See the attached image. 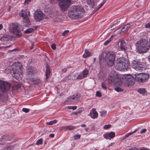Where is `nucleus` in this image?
Here are the masks:
<instances>
[{"instance_id": "25", "label": "nucleus", "mask_w": 150, "mask_h": 150, "mask_svg": "<svg viewBox=\"0 0 150 150\" xmlns=\"http://www.w3.org/2000/svg\"><path fill=\"white\" fill-rule=\"evenodd\" d=\"M19 15L23 18L27 17L28 16L26 12L24 10H22L20 12Z\"/></svg>"}, {"instance_id": "41", "label": "nucleus", "mask_w": 150, "mask_h": 150, "mask_svg": "<svg viewBox=\"0 0 150 150\" xmlns=\"http://www.w3.org/2000/svg\"><path fill=\"white\" fill-rule=\"evenodd\" d=\"M40 82V81L39 79H36L33 81V83L37 85Z\"/></svg>"}, {"instance_id": "1", "label": "nucleus", "mask_w": 150, "mask_h": 150, "mask_svg": "<svg viewBox=\"0 0 150 150\" xmlns=\"http://www.w3.org/2000/svg\"><path fill=\"white\" fill-rule=\"evenodd\" d=\"M115 58V52L111 51L107 53L103 52L100 56L99 60L100 62H104L105 60L108 66L112 67L114 63Z\"/></svg>"}, {"instance_id": "14", "label": "nucleus", "mask_w": 150, "mask_h": 150, "mask_svg": "<svg viewBox=\"0 0 150 150\" xmlns=\"http://www.w3.org/2000/svg\"><path fill=\"white\" fill-rule=\"evenodd\" d=\"M90 116L93 119L96 118L98 116V113L96 109L93 108L92 109L90 113Z\"/></svg>"}, {"instance_id": "9", "label": "nucleus", "mask_w": 150, "mask_h": 150, "mask_svg": "<svg viewBox=\"0 0 150 150\" xmlns=\"http://www.w3.org/2000/svg\"><path fill=\"white\" fill-rule=\"evenodd\" d=\"M84 13L85 11L83 8L76 6V19H79L81 18Z\"/></svg>"}, {"instance_id": "44", "label": "nucleus", "mask_w": 150, "mask_h": 150, "mask_svg": "<svg viewBox=\"0 0 150 150\" xmlns=\"http://www.w3.org/2000/svg\"><path fill=\"white\" fill-rule=\"evenodd\" d=\"M8 136V135L7 134H5L3 135L1 137V139L4 140H5L7 138Z\"/></svg>"}, {"instance_id": "35", "label": "nucleus", "mask_w": 150, "mask_h": 150, "mask_svg": "<svg viewBox=\"0 0 150 150\" xmlns=\"http://www.w3.org/2000/svg\"><path fill=\"white\" fill-rule=\"evenodd\" d=\"M100 113L101 117H104L106 115L107 112L106 111H101L100 112Z\"/></svg>"}, {"instance_id": "62", "label": "nucleus", "mask_w": 150, "mask_h": 150, "mask_svg": "<svg viewBox=\"0 0 150 150\" xmlns=\"http://www.w3.org/2000/svg\"><path fill=\"white\" fill-rule=\"evenodd\" d=\"M86 126V125L85 124H82L81 125V127H84Z\"/></svg>"}, {"instance_id": "5", "label": "nucleus", "mask_w": 150, "mask_h": 150, "mask_svg": "<svg viewBox=\"0 0 150 150\" xmlns=\"http://www.w3.org/2000/svg\"><path fill=\"white\" fill-rule=\"evenodd\" d=\"M132 66L136 70H142L146 66V63L143 62L133 60Z\"/></svg>"}, {"instance_id": "16", "label": "nucleus", "mask_w": 150, "mask_h": 150, "mask_svg": "<svg viewBox=\"0 0 150 150\" xmlns=\"http://www.w3.org/2000/svg\"><path fill=\"white\" fill-rule=\"evenodd\" d=\"M88 71L87 69H85L83 71V75H80L77 77L76 79H83L87 76L88 74Z\"/></svg>"}, {"instance_id": "42", "label": "nucleus", "mask_w": 150, "mask_h": 150, "mask_svg": "<svg viewBox=\"0 0 150 150\" xmlns=\"http://www.w3.org/2000/svg\"><path fill=\"white\" fill-rule=\"evenodd\" d=\"M69 31L68 30H65L62 33V36H65L69 33Z\"/></svg>"}, {"instance_id": "34", "label": "nucleus", "mask_w": 150, "mask_h": 150, "mask_svg": "<svg viewBox=\"0 0 150 150\" xmlns=\"http://www.w3.org/2000/svg\"><path fill=\"white\" fill-rule=\"evenodd\" d=\"M42 139L41 138L38 140L36 142V144L39 145L42 144Z\"/></svg>"}, {"instance_id": "38", "label": "nucleus", "mask_w": 150, "mask_h": 150, "mask_svg": "<svg viewBox=\"0 0 150 150\" xmlns=\"http://www.w3.org/2000/svg\"><path fill=\"white\" fill-rule=\"evenodd\" d=\"M80 95L79 93H76V99H77V101L80 100Z\"/></svg>"}, {"instance_id": "60", "label": "nucleus", "mask_w": 150, "mask_h": 150, "mask_svg": "<svg viewBox=\"0 0 150 150\" xmlns=\"http://www.w3.org/2000/svg\"><path fill=\"white\" fill-rule=\"evenodd\" d=\"M129 136V135L128 134H126L125 135V137H127Z\"/></svg>"}, {"instance_id": "45", "label": "nucleus", "mask_w": 150, "mask_h": 150, "mask_svg": "<svg viewBox=\"0 0 150 150\" xmlns=\"http://www.w3.org/2000/svg\"><path fill=\"white\" fill-rule=\"evenodd\" d=\"M67 108L69 109L75 110V106H68L67 107Z\"/></svg>"}, {"instance_id": "63", "label": "nucleus", "mask_w": 150, "mask_h": 150, "mask_svg": "<svg viewBox=\"0 0 150 150\" xmlns=\"http://www.w3.org/2000/svg\"><path fill=\"white\" fill-rule=\"evenodd\" d=\"M85 129L86 131H87L88 130V128L86 127V128H85Z\"/></svg>"}, {"instance_id": "32", "label": "nucleus", "mask_w": 150, "mask_h": 150, "mask_svg": "<svg viewBox=\"0 0 150 150\" xmlns=\"http://www.w3.org/2000/svg\"><path fill=\"white\" fill-rule=\"evenodd\" d=\"M27 72L28 74L31 75L33 74L34 71L32 69H29L27 70Z\"/></svg>"}, {"instance_id": "46", "label": "nucleus", "mask_w": 150, "mask_h": 150, "mask_svg": "<svg viewBox=\"0 0 150 150\" xmlns=\"http://www.w3.org/2000/svg\"><path fill=\"white\" fill-rule=\"evenodd\" d=\"M102 88L104 89H106L107 88V86H106L105 84L103 83H102Z\"/></svg>"}, {"instance_id": "58", "label": "nucleus", "mask_w": 150, "mask_h": 150, "mask_svg": "<svg viewBox=\"0 0 150 150\" xmlns=\"http://www.w3.org/2000/svg\"><path fill=\"white\" fill-rule=\"evenodd\" d=\"M5 142L2 141H0V144L3 145L5 144Z\"/></svg>"}, {"instance_id": "28", "label": "nucleus", "mask_w": 150, "mask_h": 150, "mask_svg": "<svg viewBox=\"0 0 150 150\" xmlns=\"http://www.w3.org/2000/svg\"><path fill=\"white\" fill-rule=\"evenodd\" d=\"M138 91L139 93L143 95H144L146 93L145 89L144 88L139 89L138 90Z\"/></svg>"}, {"instance_id": "30", "label": "nucleus", "mask_w": 150, "mask_h": 150, "mask_svg": "<svg viewBox=\"0 0 150 150\" xmlns=\"http://www.w3.org/2000/svg\"><path fill=\"white\" fill-rule=\"evenodd\" d=\"M18 68L16 67L14 68H13V73L15 74H18L19 70Z\"/></svg>"}, {"instance_id": "27", "label": "nucleus", "mask_w": 150, "mask_h": 150, "mask_svg": "<svg viewBox=\"0 0 150 150\" xmlns=\"http://www.w3.org/2000/svg\"><path fill=\"white\" fill-rule=\"evenodd\" d=\"M10 39V38L7 35H4L3 37H1L0 38V40L1 41H7L8 40Z\"/></svg>"}, {"instance_id": "24", "label": "nucleus", "mask_w": 150, "mask_h": 150, "mask_svg": "<svg viewBox=\"0 0 150 150\" xmlns=\"http://www.w3.org/2000/svg\"><path fill=\"white\" fill-rule=\"evenodd\" d=\"M115 36V35H112L111 36L110 38L106 41L103 44L104 45H107L108 43L111 42L113 38Z\"/></svg>"}, {"instance_id": "40", "label": "nucleus", "mask_w": 150, "mask_h": 150, "mask_svg": "<svg viewBox=\"0 0 150 150\" xmlns=\"http://www.w3.org/2000/svg\"><path fill=\"white\" fill-rule=\"evenodd\" d=\"M22 111L25 113H28L30 111V109L28 108H24L22 109Z\"/></svg>"}, {"instance_id": "37", "label": "nucleus", "mask_w": 150, "mask_h": 150, "mask_svg": "<svg viewBox=\"0 0 150 150\" xmlns=\"http://www.w3.org/2000/svg\"><path fill=\"white\" fill-rule=\"evenodd\" d=\"M24 19V22L25 23L29 24L30 22V20L28 17L27 16V17L23 18Z\"/></svg>"}, {"instance_id": "13", "label": "nucleus", "mask_w": 150, "mask_h": 150, "mask_svg": "<svg viewBox=\"0 0 150 150\" xmlns=\"http://www.w3.org/2000/svg\"><path fill=\"white\" fill-rule=\"evenodd\" d=\"M18 26L17 25H14L13 27L12 32L14 34L19 37L21 36V33L18 29Z\"/></svg>"}, {"instance_id": "12", "label": "nucleus", "mask_w": 150, "mask_h": 150, "mask_svg": "<svg viewBox=\"0 0 150 150\" xmlns=\"http://www.w3.org/2000/svg\"><path fill=\"white\" fill-rule=\"evenodd\" d=\"M75 6H72L70 8V11L68 13L69 17L73 19L75 18Z\"/></svg>"}, {"instance_id": "3", "label": "nucleus", "mask_w": 150, "mask_h": 150, "mask_svg": "<svg viewBox=\"0 0 150 150\" xmlns=\"http://www.w3.org/2000/svg\"><path fill=\"white\" fill-rule=\"evenodd\" d=\"M129 66L127 61L123 58H119L116 60L115 67L118 70H126L128 68Z\"/></svg>"}, {"instance_id": "19", "label": "nucleus", "mask_w": 150, "mask_h": 150, "mask_svg": "<svg viewBox=\"0 0 150 150\" xmlns=\"http://www.w3.org/2000/svg\"><path fill=\"white\" fill-rule=\"evenodd\" d=\"M46 71L45 73L46 77L47 79L49 78L50 74V69L49 66L48 64H46Z\"/></svg>"}, {"instance_id": "6", "label": "nucleus", "mask_w": 150, "mask_h": 150, "mask_svg": "<svg viewBox=\"0 0 150 150\" xmlns=\"http://www.w3.org/2000/svg\"><path fill=\"white\" fill-rule=\"evenodd\" d=\"M119 81L118 76L112 71L109 75L108 77V82L110 84H115Z\"/></svg>"}, {"instance_id": "33", "label": "nucleus", "mask_w": 150, "mask_h": 150, "mask_svg": "<svg viewBox=\"0 0 150 150\" xmlns=\"http://www.w3.org/2000/svg\"><path fill=\"white\" fill-rule=\"evenodd\" d=\"M15 146V145L8 146L5 148L6 150H11L13 149Z\"/></svg>"}, {"instance_id": "7", "label": "nucleus", "mask_w": 150, "mask_h": 150, "mask_svg": "<svg viewBox=\"0 0 150 150\" xmlns=\"http://www.w3.org/2000/svg\"><path fill=\"white\" fill-rule=\"evenodd\" d=\"M70 0H59V4L61 10L65 11L70 5Z\"/></svg>"}, {"instance_id": "15", "label": "nucleus", "mask_w": 150, "mask_h": 150, "mask_svg": "<svg viewBox=\"0 0 150 150\" xmlns=\"http://www.w3.org/2000/svg\"><path fill=\"white\" fill-rule=\"evenodd\" d=\"M115 134L112 132H111L109 133H106L103 135L104 137L105 138L109 139L113 138L115 137Z\"/></svg>"}, {"instance_id": "8", "label": "nucleus", "mask_w": 150, "mask_h": 150, "mask_svg": "<svg viewBox=\"0 0 150 150\" xmlns=\"http://www.w3.org/2000/svg\"><path fill=\"white\" fill-rule=\"evenodd\" d=\"M11 85L9 83L0 80V91L2 92L7 91L10 88Z\"/></svg>"}, {"instance_id": "29", "label": "nucleus", "mask_w": 150, "mask_h": 150, "mask_svg": "<svg viewBox=\"0 0 150 150\" xmlns=\"http://www.w3.org/2000/svg\"><path fill=\"white\" fill-rule=\"evenodd\" d=\"M34 30L33 28H30L26 30L24 32L25 33H30L33 32Z\"/></svg>"}, {"instance_id": "26", "label": "nucleus", "mask_w": 150, "mask_h": 150, "mask_svg": "<svg viewBox=\"0 0 150 150\" xmlns=\"http://www.w3.org/2000/svg\"><path fill=\"white\" fill-rule=\"evenodd\" d=\"M106 0H103L101 2V3L98 6V7L96 8V9L94 11V12L93 13V14H94L96 11H97L99 9H100L105 3Z\"/></svg>"}, {"instance_id": "11", "label": "nucleus", "mask_w": 150, "mask_h": 150, "mask_svg": "<svg viewBox=\"0 0 150 150\" xmlns=\"http://www.w3.org/2000/svg\"><path fill=\"white\" fill-rule=\"evenodd\" d=\"M134 79L131 75H129L125 77V85L129 86L133 85L134 83Z\"/></svg>"}, {"instance_id": "39", "label": "nucleus", "mask_w": 150, "mask_h": 150, "mask_svg": "<svg viewBox=\"0 0 150 150\" xmlns=\"http://www.w3.org/2000/svg\"><path fill=\"white\" fill-rule=\"evenodd\" d=\"M83 109L82 108H79L77 110L76 112V115H77L78 114L81 113L83 110Z\"/></svg>"}, {"instance_id": "55", "label": "nucleus", "mask_w": 150, "mask_h": 150, "mask_svg": "<svg viewBox=\"0 0 150 150\" xmlns=\"http://www.w3.org/2000/svg\"><path fill=\"white\" fill-rule=\"evenodd\" d=\"M81 135L80 134H76V138L77 137V139H79L80 138Z\"/></svg>"}, {"instance_id": "10", "label": "nucleus", "mask_w": 150, "mask_h": 150, "mask_svg": "<svg viewBox=\"0 0 150 150\" xmlns=\"http://www.w3.org/2000/svg\"><path fill=\"white\" fill-rule=\"evenodd\" d=\"M45 16V15L40 10H37L35 11L34 15V19L37 21L42 20Z\"/></svg>"}, {"instance_id": "43", "label": "nucleus", "mask_w": 150, "mask_h": 150, "mask_svg": "<svg viewBox=\"0 0 150 150\" xmlns=\"http://www.w3.org/2000/svg\"><path fill=\"white\" fill-rule=\"evenodd\" d=\"M111 126V125H105L104 127V129H109L110 127Z\"/></svg>"}, {"instance_id": "20", "label": "nucleus", "mask_w": 150, "mask_h": 150, "mask_svg": "<svg viewBox=\"0 0 150 150\" xmlns=\"http://www.w3.org/2000/svg\"><path fill=\"white\" fill-rule=\"evenodd\" d=\"M93 53L92 52H90L86 49L85 50L84 54L83 55V57L84 58H86L88 57L91 56L93 55Z\"/></svg>"}, {"instance_id": "48", "label": "nucleus", "mask_w": 150, "mask_h": 150, "mask_svg": "<svg viewBox=\"0 0 150 150\" xmlns=\"http://www.w3.org/2000/svg\"><path fill=\"white\" fill-rule=\"evenodd\" d=\"M51 47L52 49L54 50L56 49V45L55 44H53L51 45Z\"/></svg>"}, {"instance_id": "4", "label": "nucleus", "mask_w": 150, "mask_h": 150, "mask_svg": "<svg viewBox=\"0 0 150 150\" xmlns=\"http://www.w3.org/2000/svg\"><path fill=\"white\" fill-rule=\"evenodd\" d=\"M135 79L137 81L139 82H144L147 80L149 76V74L147 73H138L135 74Z\"/></svg>"}, {"instance_id": "61", "label": "nucleus", "mask_w": 150, "mask_h": 150, "mask_svg": "<svg viewBox=\"0 0 150 150\" xmlns=\"http://www.w3.org/2000/svg\"><path fill=\"white\" fill-rule=\"evenodd\" d=\"M3 28V25L2 24H0V30L2 29Z\"/></svg>"}, {"instance_id": "47", "label": "nucleus", "mask_w": 150, "mask_h": 150, "mask_svg": "<svg viewBox=\"0 0 150 150\" xmlns=\"http://www.w3.org/2000/svg\"><path fill=\"white\" fill-rule=\"evenodd\" d=\"M96 95L97 96H98L99 97H100L101 96V94L100 92L99 91H97L96 92Z\"/></svg>"}, {"instance_id": "22", "label": "nucleus", "mask_w": 150, "mask_h": 150, "mask_svg": "<svg viewBox=\"0 0 150 150\" xmlns=\"http://www.w3.org/2000/svg\"><path fill=\"white\" fill-rule=\"evenodd\" d=\"M62 129L65 130H71L74 129L75 127L73 126H68L65 127H62Z\"/></svg>"}, {"instance_id": "17", "label": "nucleus", "mask_w": 150, "mask_h": 150, "mask_svg": "<svg viewBox=\"0 0 150 150\" xmlns=\"http://www.w3.org/2000/svg\"><path fill=\"white\" fill-rule=\"evenodd\" d=\"M119 47L121 50L123 51L126 50L127 48L126 41L124 40H122L120 42V46Z\"/></svg>"}, {"instance_id": "59", "label": "nucleus", "mask_w": 150, "mask_h": 150, "mask_svg": "<svg viewBox=\"0 0 150 150\" xmlns=\"http://www.w3.org/2000/svg\"><path fill=\"white\" fill-rule=\"evenodd\" d=\"M34 44H33L30 47V50H32L33 48Z\"/></svg>"}, {"instance_id": "57", "label": "nucleus", "mask_w": 150, "mask_h": 150, "mask_svg": "<svg viewBox=\"0 0 150 150\" xmlns=\"http://www.w3.org/2000/svg\"><path fill=\"white\" fill-rule=\"evenodd\" d=\"M54 136V134H50L49 135V137H53Z\"/></svg>"}, {"instance_id": "2", "label": "nucleus", "mask_w": 150, "mask_h": 150, "mask_svg": "<svg viewBox=\"0 0 150 150\" xmlns=\"http://www.w3.org/2000/svg\"><path fill=\"white\" fill-rule=\"evenodd\" d=\"M135 45L136 49L139 53L145 52L150 48L148 41L145 39H141L138 41Z\"/></svg>"}, {"instance_id": "36", "label": "nucleus", "mask_w": 150, "mask_h": 150, "mask_svg": "<svg viewBox=\"0 0 150 150\" xmlns=\"http://www.w3.org/2000/svg\"><path fill=\"white\" fill-rule=\"evenodd\" d=\"M115 91L118 92H122L123 90V89L119 87H117L115 88Z\"/></svg>"}, {"instance_id": "53", "label": "nucleus", "mask_w": 150, "mask_h": 150, "mask_svg": "<svg viewBox=\"0 0 150 150\" xmlns=\"http://www.w3.org/2000/svg\"><path fill=\"white\" fill-rule=\"evenodd\" d=\"M145 27L146 28H149L150 27V23H149L146 24L145 25Z\"/></svg>"}, {"instance_id": "50", "label": "nucleus", "mask_w": 150, "mask_h": 150, "mask_svg": "<svg viewBox=\"0 0 150 150\" xmlns=\"http://www.w3.org/2000/svg\"><path fill=\"white\" fill-rule=\"evenodd\" d=\"M146 131V129H142L140 132V133H145Z\"/></svg>"}, {"instance_id": "51", "label": "nucleus", "mask_w": 150, "mask_h": 150, "mask_svg": "<svg viewBox=\"0 0 150 150\" xmlns=\"http://www.w3.org/2000/svg\"><path fill=\"white\" fill-rule=\"evenodd\" d=\"M7 138V140H8V141H11L13 139V138L11 137H10V136L8 137V136Z\"/></svg>"}, {"instance_id": "54", "label": "nucleus", "mask_w": 150, "mask_h": 150, "mask_svg": "<svg viewBox=\"0 0 150 150\" xmlns=\"http://www.w3.org/2000/svg\"><path fill=\"white\" fill-rule=\"evenodd\" d=\"M136 131H137V130H135L134 131L132 132H130L128 133V134L129 136V135L132 134L134 133Z\"/></svg>"}, {"instance_id": "52", "label": "nucleus", "mask_w": 150, "mask_h": 150, "mask_svg": "<svg viewBox=\"0 0 150 150\" xmlns=\"http://www.w3.org/2000/svg\"><path fill=\"white\" fill-rule=\"evenodd\" d=\"M31 1V0H25L24 2L25 4H28L29 2Z\"/></svg>"}, {"instance_id": "18", "label": "nucleus", "mask_w": 150, "mask_h": 150, "mask_svg": "<svg viewBox=\"0 0 150 150\" xmlns=\"http://www.w3.org/2000/svg\"><path fill=\"white\" fill-rule=\"evenodd\" d=\"M98 0H87L86 2L87 4L92 7L95 6Z\"/></svg>"}, {"instance_id": "23", "label": "nucleus", "mask_w": 150, "mask_h": 150, "mask_svg": "<svg viewBox=\"0 0 150 150\" xmlns=\"http://www.w3.org/2000/svg\"><path fill=\"white\" fill-rule=\"evenodd\" d=\"M21 85L20 84H16L14 85L12 87V88L14 90L18 91L21 88Z\"/></svg>"}, {"instance_id": "49", "label": "nucleus", "mask_w": 150, "mask_h": 150, "mask_svg": "<svg viewBox=\"0 0 150 150\" xmlns=\"http://www.w3.org/2000/svg\"><path fill=\"white\" fill-rule=\"evenodd\" d=\"M74 99V98H71V97H69L67 100V101H72Z\"/></svg>"}, {"instance_id": "31", "label": "nucleus", "mask_w": 150, "mask_h": 150, "mask_svg": "<svg viewBox=\"0 0 150 150\" xmlns=\"http://www.w3.org/2000/svg\"><path fill=\"white\" fill-rule=\"evenodd\" d=\"M57 122V120H54L53 121H50L49 122H47L46 123L47 125H52L53 124Z\"/></svg>"}, {"instance_id": "64", "label": "nucleus", "mask_w": 150, "mask_h": 150, "mask_svg": "<svg viewBox=\"0 0 150 150\" xmlns=\"http://www.w3.org/2000/svg\"><path fill=\"white\" fill-rule=\"evenodd\" d=\"M129 150H135V149L133 148H132L129 149Z\"/></svg>"}, {"instance_id": "56", "label": "nucleus", "mask_w": 150, "mask_h": 150, "mask_svg": "<svg viewBox=\"0 0 150 150\" xmlns=\"http://www.w3.org/2000/svg\"><path fill=\"white\" fill-rule=\"evenodd\" d=\"M62 72L63 73L67 71V69L66 68H64L62 69Z\"/></svg>"}, {"instance_id": "21", "label": "nucleus", "mask_w": 150, "mask_h": 150, "mask_svg": "<svg viewBox=\"0 0 150 150\" xmlns=\"http://www.w3.org/2000/svg\"><path fill=\"white\" fill-rule=\"evenodd\" d=\"M130 25L129 24H127L125 25L121 29V31L122 32H127L129 29Z\"/></svg>"}]
</instances>
